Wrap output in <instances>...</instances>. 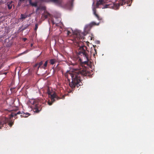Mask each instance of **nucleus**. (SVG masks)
Here are the masks:
<instances>
[{"label":"nucleus","instance_id":"nucleus-3","mask_svg":"<svg viewBox=\"0 0 154 154\" xmlns=\"http://www.w3.org/2000/svg\"><path fill=\"white\" fill-rule=\"evenodd\" d=\"M48 94L52 102H54L55 101V98H57V99H60V98L58 97L55 93H53V94H51V92L50 91H48Z\"/></svg>","mask_w":154,"mask_h":154},{"label":"nucleus","instance_id":"nucleus-36","mask_svg":"<svg viewBox=\"0 0 154 154\" xmlns=\"http://www.w3.org/2000/svg\"><path fill=\"white\" fill-rule=\"evenodd\" d=\"M28 1L29 2V3H30V2H32V0H28Z\"/></svg>","mask_w":154,"mask_h":154},{"label":"nucleus","instance_id":"nucleus-23","mask_svg":"<svg viewBox=\"0 0 154 154\" xmlns=\"http://www.w3.org/2000/svg\"><path fill=\"white\" fill-rule=\"evenodd\" d=\"M8 7L9 9H11L12 8V5L11 3H9L8 4Z\"/></svg>","mask_w":154,"mask_h":154},{"label":"nucleus","instance_id":"nucleus-26","mask_svg":"<svg viewBox=\"0 0 154 154\" xmlns=\"http://www.w3.org/2000/svg\"><path fill=\"white\" fill-rule=\"evenodd\" d=\"M50 14L49 13H47V14L45 15H44V17H45V19H46V18H47L48 16H50Z\"/></svg>","mask_w":154,"mask_h":154},{"label":"nucleus","instance_id":"nucleus-21","mask_svg":"<svg viewBox=\"0 0 154 154\" xmlns=\"http://www.w3.org/2000/svg\"><path fill=\"white\" fill-rule=\"evenodd\" d=\"M21 18L22 19H23L26 18L27 17V16H26L25 15H24L23 14H21L20 16Z\"/></svg>","mask_w":154,"mask_h":154},{"label":"nucleus","instance_id":"nucleus-43","mask_svg":"<svg viewBox=\"0 0 154 154\" xmlns=\"http://www.w3.org/2000/svg\"><path fill=\"white\" fill-rule=\"evenodd\" d=\"M94 46V47H95V46H94H94Z\"/></svg>","mask_w":154,"mask_h":154},{"label":"nucleus","instance_id":"nucleus-30","mask_svg":"<svg viewBox=\"0 0 154 154\" xmlns=\"http://www.w3.org/2000/svg\"><path fill=\"white\" fill-rule=\"evenodd\" d=\"M20 114H23V112H21L20 111H19L18 112H17L16 113V114H17V115Z\"/></svg>","mask_w":154,"mask_h":154},{"label":"nucleus","instance_id":"nucleus-28","mask_svg":"<svg viewBox=\"0 0 154 154\" xmlns=\"http://www.w3.org/2000/svg\"><path fill=\"white\" fill-rule=\"evenodd\" d=\"M28 26H29V25H27L26 26H24V27H23L22 29V30H23L25 29H26L27 28V27Z\"/></svg>","mask_w":154,"mask_h":154},{"label":"nucleus","instance_id":"nucleus-1","mask_svg":"<svg viewBox=\"0 0 154 154\" xmlns=\"http://www.w3.org/2000/svg\"><path fill=\"white\" fill-rule=\"evenodd\" d=\"M87 75V73L85 69L74 71L71 75L72 81L69 83L70 86L73 88H75L76 86L78 87L79 86L82 85V83L81 82L82 80L81 79L80 75L85 76Z\"/></svg>","mask_w":154,"mask_h":154},{"label":"nucleus","instance_id":"nucleus-27","mask_svg":"<svg viewBox=\"0 0 154 154\" xmlns=\"http://www.w3.org/2000/svg\"><path fill=\"white\" fill-rule=\"evenodd\" d=\"M47 63H48V61H46L45 62V63L44 64V65H43V66H44V68H45V67L47 66Z\"/></svg>","mask_w":154,"mask_h":154},{"label":"nucleus","instance_id":"nucleus-38","mask_svg":"<svg viewBox=\"0 0 154 154\" xmlns=\"http://www.w3.org/2000/svg\"><path fill=\"white\" fill-rule=\"evenodd\" d=\"M32 45H33V44H32H32H31V47H32Z\"/></svg>","mask_w":154,"mask_h":154},{"label":"nucleus","instance_id":"nucleus-4","mask_svg":"<svg viewBox=\"0 0 154 154\" xmlns=\"http://www.w3.org/2000/svg\"><path fill=\"white\" fill-rule=\"evenodd\" d=\"M74 35H75V37L78 40H79L80 39H84V37L82 36V34L83 35V32L80 33L79 31H76L74 32Z\"/></svg>","mask_w":154,"mask_h":154},{"label":"nucleus","instance_id":"nucleus-46","mask_svg":"<svg viewBox=\"0 0 154 154\" xmlns=\"http://www.w3.org/2000/svg\"><path fill=\"white\" fill-rule=\"evenodd\" d=\"M129 2H130V0H129Z\"/></svg>","mask_w":154,"mask_h":154},{"label":"nucleus","instance_id":"nucleus-34","mask_svg":"<svg viewBox=\"0 0 154 154\" xmlns=\"http://www.w3.org/2000/svg\"><path fill=\"white\" fill-rule=\"evenodd\" d=\"M40 9V8L39 7H38L37 8V9H36V11H37L39 9Z\"/></svg>","mask_w":154,"mask_h":154},{"label":"nucleus","instance_id":"nucleus-9","mask_svg":"<svg viewBox=\"0 0 154 154\" xmlns=\"http://www.w3.org/2000/svg\"><path fill=\"white\" fill-rule=\"evenodd\" d=\"M8 119L7 118H5L4 120L2 121H0V129H2L3 127V125L5 124H6V121L8 122Z\"/></svg>","mask_w":154,"mask_h":154},{"label":"nucleus","instance_id":"nucleus-13","mask_svg":"<svg viewBox=\"0 0 154 154\" xmlns=\"http://www.w3.org/2000/svg\"><path fill=\"white\" fill-rule=\"evenodd\" d=\"M86 50H85V51H84L82 54L83 56L86 58V60H89L88 55V53L87 52Z\"/></svg>","mask_w":154,"mask_h":154},{"label":"nucleus","instance_id":"nucleus-24","mask_svg":"<svg viewBox=\"0 0 154 154\" xmlns=\"http://www.w3.org/2000/svg\"><path fill=\"white\" fill-rule=\"evenodd\" d=\"M43 63V61H41L38 63V65H39V66L38 67V69L39 68V67H40V66H41L42 65Z\"/></svg>","mask_w":154,"mask_h":154},{"label":"nucleus","instance_id":"nucleus-22","mask_svg":"<svg viewBox=\"0 0 154 154\" xmlns=\"http://www.w3.org/2000/svg\"><path fill=\"white\" fill-rule=\"evenodd\" d=\"M23 112V113L20 115L21 117H28V116L25 115V113H24Z\"/></svg>","mask_w":154,"mask_h":154},{"label":"nucleus","instance_id":"nucleus-17","mask_svg":"<svg viewBox=\"0 0 154 154\" xmlns=\"http://www.w3.org/2000/svg\"><path fill=\"white\" fill-rule=\"evenodd\" d=\"M93 11L94 15L97 17L98 19L99 20H100V19L99 15L96 13V10L95 9H93Z\"/></svg>","mask_w":154,"mask_h":154},{"label":"nucleus","instance_id":"nucleus-10","mask_svg":"<svg viewBox=\"0 0 154 154\" xmlns=\"http://www.w3.org/2000/svg\"><path fill=\"white\" fill-rule=\"evenodd\" d=\"M14 102V100L13 99H8L6 100V102L7 104L10 106L12 105Z\"/></svg>","mask_w":154,"mask_h":154},{"label":"nucleus","instance_id":"nucleus-39","mask_svg":"<svg viewBox=\"0 0 154 154\" xmlns=\"http://www.w3.org/2000/svg\"><path fill=\"white\" fill-rule=\"evenodd\" d=\"M73 0H72V1H71V4H72V2H73Z\"/></svg>","mask_w":154,"mask_h":154},{"label":"nucleus","instance_id":"nucleus-19","mask_svg":"<svg viewBox=\"0 0 154 154\" xmlns=\"http://www.w3.org/2000/svg\"><path fill=\"white\" fill-rule=\"evenodd\" d=\"M6 118L7 119V118ZM7 119H8V122H7V121H6V123L8 122V125L10 127H11L12 126L13 123V122L11 123V122H10L8 118Z\"/></svg>","mask_w":154,"mask_h":154},{"label":"nucleus","instance_id":"nucleus-8","mask_svg":"<svg viewBox=\"0 0 154 154\" xmlns=\"http://www.w3.org/2000/svg\"><path fill=\"white\" fill-rule=\"evenodd\" d=\"M4 42L5 43H6V45L8 47L11 46L12 44V42L9 41V38L5 39Z\"/></svg>","mask_w":154,"mask_h":154},{"label":"nucleus","instance_id":"nucleus-42","mask_svg":"<svg viewBox=\"0 0 154 154\" xmlns=\"http://www.w3.org/2000/svg\"><path fill=\"white\" fill-rule=\"evenodd\" d=\"M100 43V42L99 41H98V43Z\"/></svg>","mask_w":154,"mask_h":154},{"label":"nucleus","instance_id":"nucleus-44","mask_svg":"<svg viewBox=\"0 0 154 154\" xmlns=\"http://www.w3.org/2000/svg\"><path fill=\"white\" fill-rule=\"evenodd\" d=\"M95 54H94V56H95Z\"/></svg>","mask_w":154,"mask_h":154},{"label":"nucleus","instance_id":"nucleus-15","mask_svg":"<svg viewBox=\"0 0 154 154\" xmlns=\"http://www.w3.org/2000/svg\"><path fill=\"white\" fill-rule=\"evenodd\" d=\"M30 5H31L32 6H34L35 7H37V2H35L34 3L32 2H30L29 3Z\"/></svg>","mask_w":154,"mask_h":154},{"label":"nucleus","instance_id":"nucleus-20","mask_svg":"<svg viewBox=\"0 0 154 154\" xmlns=\"http://www.w3.org/2000/svg\"><path fill=\"white\" fill-rule=\"evenodd\" d=\"M55 61L54 60L51 59L50 60V62L51 64H53L54 63Z\"/></svg>","mask_w":154,"mask_h":154},{"label":"nucleus","instance_id":"nucleus-32","mask_svg":"<svg viewBox=\"0 0 154 154\" xmlns=\"http://www.w3.org/2000/svg\"><path fill=\"white\" fill-rule=\"evenodd\" d=\"M25 115L26 116H28L30 115V114L28 112H26V113H25Z\"/></svg>","mask_w":154,"mask_h":154},{"label":"nucleus","instance_id":"nucleus-25","mask_svg":"<svg viewBox=\"0 0 154 154\" xmlns=\"http://www.w3.org/2000/svg\"><path fill=\"white\" fill-rule=\"evenodd\" d=\"M38 24L37 23H36L35 24V29H34V30L35 31H36L38 28Z\"/></svg>","mask_w":154,"mask_h":154},{"label":"nucleus","instance_id":"nucleus-40","mask_svg":"<svg viewBox=\"0 0 154 154\" xmlns=\"http://www.w3.org/2000/svg\"><path fill=\"white\" fill-rule=\"evenodd\" d=\"M55 101L56 100H59V99H57V98H55Z\"/></svg>","mask_w":154,"mask_h":154},{"label":"nucleus","instance_id":"nucleus-29","mask_svg":"<svg viewBox=\"0 0 154 154\" xmlns=\"http://www.w3.org/2000/svg\"><path fill=\"white\" fill-rule=\"evenodd\" d=\"M51 102H50L49 101L48 103V104L49 105H51L52 104V103L53 102H52V100H51Z\"/></svg>","mask_w":154,"mask_h":154},{"label":"nucleus","instance_id":"nucleus-12","mask_svg":"<svg viewBox=\"0 0 154 154\" xmlns=\"http://www.w3.org/2000/svg\"><path fill=\"white\" fill-rule=\"evenodd\" d=\"M40 2H52L56 4L55 0H39Z\"/></svg>","mask_w":154,"mask_h":154},{"label":"nucleus","instance_id":"nucleus-45","mask_svg":"<svg viewBox=\"0 0 154 154\" xmlns=\"http://www.w3.org/2000/svg\"><path fill=\"white\" fill-rule=\"evenodd\" d=\"M94 50H95V51H96V49H95Z\"/></svg>","mask_w":154,"mask_h":154},{"label":"nucleus","instance_id":"nucleus-7","mask_svg":"<svg viewBox=\"0 0 154 154\" xmlns=\"http://www.w3.org/2000/svg\"><path fill=\"white\" fill-rule=\"evenodd\" d=\"M119 2L118 3L116 4H113V5H115L117 7V9H118L119 7L120 6V5H123L125 4L126 2L125 0H117Z\"/></svg>","mask_w":154,"mask_h":154},{"label":"nucleus","instance_id":"nucleus-41","mask_svg":"<svg viewBox=\"0 0 154 154\" xmlns=\"http://www.w3.org/2000/svg\"><path fill=\"white\" fill-rule=\"evenodd\" d=\"M92 37H91V40H92Z\"/></svg>","mask_w":154,"mask_h":154},{"label":"nucleus","instance_id":"nucleus-5","mask_svg":"<svg viewBox=\"0 0 154 154\" xmlns=\"http://www.w3.org/2000/svg\"><path fill=\"white\" fill-rule=\"evenodd\" d=\"M79 47L78 53V54L79 55H81L82 54L84 51H85V50H87V48L86 46L83 45L80 46L79 45Z\"/></svg>","mask_w":154,"mask_h":154},{"label":"nucleus","instance_id":"nucleus-16","mask_svg":"<svg viewBox=\"0 0 154 154\" xmlns=\"http://www.w3.org/2000/svg\"><path fill=\"white\" fill-rule=\"evenodd\" d=\"M56 5H60L62 3V0H55Z\"/></svg>","mask_w":154,"mask_h":154},{"label":"nucleus","instance_id":"nucleus-11","mask_svg":"<svg viewBox=\"0 0 154 154\" xmlns=\"http://www.w3.org/2000/svg\"><path fill=\"white\" fill-rule=\"evenodd\" d=\"M114 6V5H112V4H106L104 6V7L103 8H102L105 9L108 8H112Z\"/></svg>","mask_w":154,"mask_h":154},{"label":"nucleus","instance_id":"nucleus-35","mask_svg":"<svg viewBox=\"0 0 154 154\" xmlns=\"http://www.w3.org/2000/svg\"><path fill=\"white\" fill-rule=\"evenodd\" d=\"M27 39L26 38H23V40L24 41H26V40Z\"/></svg>","mask_w":154,"mask_h":154},{"label":"nucleus","instance_id":"nucleus-18","mask_svg":"<svg viewBox=\"0 0 154 154\" xmlns=\"http://www.w3.org/2000/svg\"><path fill=\"white\" fill-rule=\"evenodd\" d=\"M16 113L14 112H12L11 114L10 115V118L11 119V118L13 117H15L17 116V114H16Z\"/></svg>","mask_w":154,"mask_h":154},{"label":"nucleus","instance_id":"nucleus-14","mask_svg":"<svg viewBox=\"0 0 154 154\" xmlns=\"http://www.w3.org/2000/svg\"><path fill=\"white\" fill-rule=\"evenodd\" d=\"M103 2H104L103 0H99V1L97 2L96 3V8H98L99 5H100L102 4Z\"/></svg>","mask_w":154,"mask_h":154},{"label":"nucleus","instance_id":"nucleus-37","mask_svg":"<svg viewBox=\"0 0 154 154\" xmlns=\"http://www.w3.org/2000/svg\"><path fill=\"white\" fill-rule=\"evenodd\" d=\"M20 1H25V0H19Z\"/></svg>","mask_w":154,"mask_h":154},{"label":"nucleus","instance_id":"nucleus-31","mask_svg":"<svg viewBox=\"0 0 154 154\" xmlns=\"http://www.w3.org/2000/svg\"><path fill=\"white\" fill-rule=\"evenodd\" d=\"M88 61L89 60H86V61H84L83 63L85 64H87V63H88Z\"/></svg>","mask_w":154,"mask_h":154},{"label":"nucleus","instance_id":"nucleus-2","mask_svg":"<svg viewBox=\"0 0 154 154\" xmlns=\"http://www.w3.org/2000/svg\"><path fill=\"white\" fill-rule=\"evenodd\" d=\"M99 23L97 24L95 22H93L89 24L86 25L84 28V32H83V35H85L88 33V32L90 30L91 27L94 25H98Z\"/></svg>","mask_w":154,"mask_h":154},{"label":"nucleus","instance_id":"nucleus-6","mask_svg":"<svg viewBox=\"0 0 154 154\" xmlns=\"http://www.w3.org/2000/svg\"><path fill=\"white\" fill-rule=\"evenodd\" d=\"M35 103L36 102L35 101H34L33 103V104L35 105V106L34 109V111L35 112L38 113L41 110V109L40 107V105Z\"/></svg>","mask_w":154,"mask_h":154},{"label":"nucleus","instance_id":"nucleus-33","mask_svg":"<svg viewBox=\"0 0 154 154\" xmlns=\"http://www.w3.org/2000/svg\"><path fill=\"white\" fill-rule=\"evenodd\" d=\"M38 63H36V64L35 66H34V67H36V66H38Z\"/></svg>","mask_w":154,"mask_h":154}]
</instances>
